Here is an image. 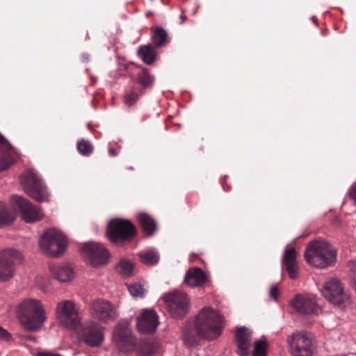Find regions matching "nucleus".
Masks as SVG:
<instances>
[{
  "label": "nucleus",
  "mask_w": 356,
  "mask_h": 356,
  "mask_svg": "<svg viewBox=\"0 0 356 356\" xmlns=\"http://www.w3.org/2000/svg\"><path fill=\"white\" fill-rule=\"evenodd\" d=\"M20 183L24 192L38 202L49 200V192L42 178L34 169H29L20 176Z\"/></svg>",
  "instance_id": "nucleus-5"
},
{
  "label": "nucleus",
  "mask_w": 356,
  "mask_h": 356,
  "mask_svg": "<svg viewBox=\"0 0 356 356\" xmlns=\"http://www.w3.org/2000/svg\"><path fill=\"white\" fill-rule=\"evenodd\" d=\"M207 280L206 274L199 268L189 269L184 277V282L191 287L202 286Z\"/></svg>",
  "instance_id": "nucleus-21"
},
{
  "label": "nucleus",
  "mask_w": 356,
  "mask_h": 356,
  "mask_svg": "<svg viewBox=\"0 0 356 356\" xmlns=\"http://www.w3.org/2000/svg\"><path fill=\"white\" fill-rule=\"evenodd\" d=\"M77 149L82 155L89 156L93 151V147L88 141L81 140L77 143Z\"/></svg>",
  "instance_id": "nucleus-32"
},
{
  "label": "nucleus",
  "mask_w": 356,
  "mask_h": 356,
  "mask_svg": "<svg viewBox=\"0 0 356 356\" xmlns=\"http://www.w3.org/2000/svg\"><path fill=\"white\" fill-rule=\"evenodd\" d=\"M278 294H279V291H278L277 286L275 285L272 286L270 289V296L273 300H277Z\"/></svg>",
  "instance_id": "nucleus-38"
},
{
  "label": "nucleus",
  "mask_w": 356,
  "mask_h": 356,
  "mask_svg": "<svg viewBox=\"0 0 356 356\" xmlns=\"http://www.w3.org/2000/svg\"><path fill=\"white\" fill-rule=\"evenodd\" d=\"M74 330L82 337L88 345L92 347L99 346L104 339L103 327L95 322L80 323L79 328Z\"/></svg>",
  "instance_id": "nucleus-12"
},
{
  "label": "nucleus",
  "mask_w": 356,
  "mask_h": 356,
  "mask_svg": "<svg viewBox=\"0 0 356 356\" xmlns=\"http://www.w3.org/2000/svg\"><path fill=\"white\" fill-rule=\"evenodd\" d=\"M349 196L356 204V182L353 184L348 192Z\"/></svg>",
  "instance_id": "nucleus-39"
},
{
  "label": "nucleus",
  "mask_w": 356,
  "mask_h": 356,
  "mask_svg": "<svg viewBox=\"0 0 356 356\" xmlns=\"http://www.w3.org/2000/svg\"><path fill=\"white\" fill-rule=\"evenodd\" d=\"M14 161V159L10 154V149H4L0 154V171L7 170Z\"/></svg>",
  "instance_id": "nucleus-30"
},
{
  "label": "nucleus",
  "mask_w": 356,
  "mask_h": 356,
  "mask_svg": "<svg viewBox=\"0 0 356 356\" xmlns=\"http://www.w3.org/2000/svg\"><path fill=\"white\" fill-rule=\"evenodd\" d=\"M138 54L147 65L153 63L155 60V51L151 44L140 47L138 51Z\"/></svg>",
  "instance_id": "nucleus-26"
},
{
  "label": "nucleus",
  "mask_w": 356,
  "mask_h": 356,
  "mask_svg": "<svg viewBox=\"0 0 356 356\" xmlns=\"http://www.w3.org/2000/svg\"><path fill=\"white\" fill-rule=\"evenodd\" d=\"M81 253L85 261L94 267L106 264L110 257L106 248L96 242L85 243L81 248Z\"/></svg>",
  "instance_id": "nucleus-10"
},
{
  "label": "nucleus",
  "mask_w": 356,
  "mask_h": 356,
  "mask_svg": "<svg viewBox=\"0 0 356 356\" xmlns=\"http://www.w3.org/2000/svg\"><path fill=\"white\" fill-rule=\"evenodd\" d=\"M235 335L238 348L237 353L241 356H250V350L252 346V332L243 326L236 329Z\"/></svg>",
  "instance_id": "nucleus-19"
},
{
  "label": "nucleus",
  "mask_w": 356,
  "mask_h": 356,
  "mask_svg": "<svg viewBox=\"0 0 356 356\" xmlns=\"http://www.w3.org/2000/svg\"><path fill=\"white\" fill-rule=\"evenodd\" d=\"M39 244L44 254L56 257L64 252L67 245V240L61 231L52 228L42 235Z\"/></svg>",
  "instance_id": "nucleus-6"
},
{
  "label": "nucleus",
  "mask_w": 356,
  "mask_h": 356,
  "mask_svg": "<svg viewBox=\"0 0 356 356\" xmlns=\"http://www.w3.org/2000/svg\"><path fill=\"white\" fill-rule=\"evenodd\" d=\"M22 254L13 249L0 252V281L11 279L15 273V266L22 261Z\"/></svg>",
  "instance_id": "nucleus-11"
},
{
  "label": "nucleus",
  "mask_w": 356,
  "mask_h": 356,
  "mask_svg": "<svg viewBox=\"0 0 356 356\" xmlns=\"http://www.w3.org/2000/svg\"><path fill=\"white\" fill-rule=\"evenodd\" d=\"M291 305L302 314H318L321 310L316 302V296L312 294L296 295L291 300Z\"/></svg>",
  "instance_id": "nucleus-16"
},
{
  "label": "nucleus",
  "mask_w": 356,
  "mask_h": 356,
  "mask_svg": "<svg viewBox=\"0 0 356 356\" xmlns=\"http://www.w3.org/2000/svg\"><path fill=\"white\" fill-rule=\"evenodd\" d=\"M293 356H313L312 339L304 333H294L288 338Z\"/></svg>",
  "instance_id": "nucleus-14"
},
{
  "label": "nucleus",
  "mask_w": 356,
  "mask_h": 356,
  "mask_svg": "<svg viewBox=\"0 0 356 356\" xmlns=\"http://www.w3.org/2000/svg\"><path fill=\"white\" fill-rule=\"evenodd\" d=\"M282 261V266L287 270L290 278H296L298 276V266L296 249L293 248L286 249Z\"/></svg>",
  "instance_id": "nucleus-20"
},
{
  "label": "nucleus",
  "mask_w": 356,
  "mask_h": 356,
  "mask_svg": "<svg viewBox=\"0 0 356 356\" xmlns=\"http://www.w3.org/2000/svg\"><path fill=\"white\" fill-rule=\"evenodd\" d=\"M0 339L10 341L12 339V336L7 330L0 327Z\"/></svg>",
  "instance_id": "nucleus-36"
},
{
  "label": "nucleus",
  "mask_w": 356,
  "mask_h": 356,
  "mask_svg": "<svg viewBox=\"0 0 356 356\" xmlns=\"http://www.w3.org/2000/svg\"><path fill=\"white\" fill-rule=\"evenodd\" d=\"M168 34L166 31L162 28H157L155 29L152 35V41L154 47H161L167 42Z\"/></svg>",
  "instance_id": "nucleus-29"
},
{
  "label": "nucleus",
  "mask_w": 356,
  "mask_h": 356,
  "mask_svg": "<svg viewBox=\"0 0 356 356\" xmlns=\"http://www.w3.org/2000/svg\"><path fill=\"white\" fill-rule=\"evenodd\" d=\"M26 339L29 340H32V341L35 340V337H32V336H28V337H26Z\"/></svg>",
  "instance_id": "nucleus-43"
},
{
  "label": "nucleus",
  "mask_w": 356,
  "mask_h": 356,
  "mask_svg": "<svg viewBox=\"0 0 356 356\" xmlns=\"http://www.w3.org/2000/svg\"><path fill=\"white\" fill-rule=\"evenodd\" d=\"M92 315L100 321L107 323L118 318L115 308L108 301L97 300L90 306Z\"/></svg>",
  "instance_id": "nucleus-17"
},
{
  "label": "nucleus",
  "mask_w": 356,
  "mask_h": 356,
  "mask_svg": "<svg viewBox=\"0 0 356 356\" xmlns=\"http://www.w3.org/2000/svg\"><path fill=\"white\" fill-rule=\"evenodd\" d=\"M138 99V95L134 90L127 94L124 97V103L127 106H131Z\"/></svg>",
  "instance_id": "nucleus-34"
},
{
  "label": "nucleus",
  "mask_w": 356,
  "mask_h": 356,
  "mask_svg": "<svg viewBox=\"0 0 356 356\" xmlns=\"http://www.w3.org/2000/svg\"><path fill=\"white\" fill-rule=\"evenodd\" d=\"M267 343L258 341L254 343L253 356H266Z\"/></svg>",
  "instance_id": "nucleus-33"
},
{
  "label": "nucleus",
  "mask_w": 356,
  "mask_h": 356,
  "mask_svg": "<svg viewBox=\"0 0 356 356\" xmlns=\"http://www.w3.org/2000/svg\"><path fill=\"white\" fill-rule=\"evenodd\" d=\"M138 256L142 263L152 266L159 262V255L154 249L145 250L140 252Z\"/></svg>",
  "instance_id": "nucleus-25"
},
{
  "label": "nucleus",
  "mask_w": 356,
  "mask_h": 356,
  "mask_svg": "<svg viewBox=\"0 0 356 356\" xmlns=\"http://www.w3.org/2000/svg\"><path fill=\"white\" fill-rule=\"evenodd\" d=\"M163 299L173 318H181L187 313L189 301L184 292L174 291L165 295Z\"/></svg>",
  "instance_id": "nucleus-13"
},
{
  "label": "nucleus",
  "mask_w": 356,
  "mask_h": 356,
  "mask_svg": "<svg viewBox=\"0 0 356 356\" xmlns=\"http://www.w3.org/2000/svg\"><path fill=\"white\" fill-rule=\"evenodd\" d=\"M135 234L136 228L129 220L115 219L111 220L108 225V237L116 245H121L124 241L131 240Z\"/></svg>",
  "instance_id": "nucleus-8"
},
{
  "label": "nucleus",
  "mask_w": 356,
  "mask_h": 356,
  "mask_svg": "<svg viewBox=\"0 0 356 356\" xmlns=\"http://www.w3.org/2000/svg\"><path fill=\"white\" fill-rule=\"evenodd\" d=\"M190 356H197L195 352H193L191 353Z\"/></svg>",
  "instance_id": "nucleus-45"
},
{
  "label": "nucleus",
  "mask_w": 356,
  "mask_h": 356,
  "mask_svg": "<svg viewBox=\"0 0 356 356\" xmlns=\"http://www.w3.org/2000/svg\"><path fill=\"white\" fill-rule=\"evenodd\" d=\"M108 152H109V154H110L111 156H116V155H117V152H116V150H115V149H113V148H109V149H108Z\"/></svg>",
  "instance_id": "nucleus-42"
},
{
  "label": "nucleus",
  "mask_w": 356,
  "mask_h": 356,
  "mask_svg": "<svg viewBox=\"0 0 356 356\" xmlns=\"http://www.w3.org/2000/svg\"><path fill=\"white\" fill-rule=\"evenodd\" d=\"M181 21L180 24H183L185 20L186 17L184 15H181Z\"/></svg>",
  "instance_id": "nucleus-44"
},
{
  "label": "nucleus",
  "mask_w": 356,
  "mask_h": 356,
  "mask_svg": "<svg viewBox=\"0 0 356 356\" xmlns=\"http://www.w3.org/2000/svg\"><path fill=\"white\" fill-rule=\"evenodd\" d=\"M223 323V317L217 310L205 307L196 316L194 325L201 337L212 340L220 335Z\"/></svg>",
  "instance_id": "nucleus-3"
},
{
  "label": "nucleus",
  "mask_w": 356,
  "mask_h": 356,
  "mask_svg": "<svg viewBox=\"0 0 356 356\" xmlns=\"http://www.w3.org/2000/svg\"><path fill=\"white\" fill-rule=\"evenodd\" d=\"M321 291L330 302L339 308L345 309L351 304L349 294L344 291L341 282L336 278L325 282Z\"/></svg>",
  "instance_id": "nucleus-7"
},
{
  "label": "nucleus",
  "mask_w": 356,
  "mask_h": 356,
  "mask_svg": "<svg viewBox=\"0 0 356 356\" xmlns=\"http://www.w3.org/2000/svg\"><path fill=\"white\" fill-rule=\"evenodd\" d=\"M127 288L131 296L136 298H143L146 293L145 289L140 282L128 284Z\"/></svg>",
  "instance_id": "nucleus-31"
},
{
  "label": "nucleus",
  "mask_w": 356,
  "mask_h": 356,
  "mask_svg": "<svg viewBox=\"0 0 356 356\" xmlns=\"http://www.w3.org/2000/svg\"><path fill=\"white\" fill-rule=\"evenodd\" d=\"M184 342L188 346H193L195 343V340L191 337L188 334H185L184 338Z\"/></svg>",
  "instance_id": "nucleus-40"
},
{
  "label": "nucleus",
  "mask_w": 356,
  "mask_h": 356,
  "mask_svg": "<svg viewBox=\"0 0 356 356\" xmlns=\"http://www.w3.org/2000/svg\"><path fill=\"white\" fill-rule=\"evenodd\" d=\"M0 147L4 149H10L8 141L0 134Z\"/></svg>",
  "instance_id": "nucleus-37"
},
{
  "label": "nucleus",
  "mask_w": 356,
  "mask_h": 356,
  "mask_svg": "<svg viewBox=\"0 0 356 356\" xmlns=\"http://www.w3.org/2000/svg\"><path fill=\"white\" fill-rule=\"evenodd\" d=\"M159 325V317L153 309H144L137 318L138 330L143 334L152 333L156 331Z\"/></svg>",
  "instance_id": "nucleus-18"
},
{
  "label": "nucleus",
  "mask_w": 356,
  "mask_h": 356,
  "mask_svg": "<svg viewBox=\"0 0 356 356\" xmlns=\"http://www.w3.org/2000/svg\"><path fill=\"white\" fill-rule=\"evenodd\" d=\"M138 219L145 234L150 236L157 229V225L154 218L149 215L141 213L138 215Z\"/></svg>",
  "instance_id": "nucleus-24"
},
{
  "label": "nucleus",
  "mask_w": 356,
  "mask_h": 356,
  "mask_svg": "<svg viewBox=\"0 0 356 356\" xmlns=\"http://www.w3.org/2000/svg\"><path fill=\"white\" fill-rule=\"evenodd\" d=\"M16 314L23 327L31 332L39 330L47 319L43 304L35 298L22 300L17 307Z\"/></svg>",
  "instance_id": "nucleus-2"
},
{
  "label": "nucleus",
  "mask_w": 356,
  "mask_h": 356,
  "mask_svg": "<svg viewBox=\"0 0 356 356\" xmlns=\"http://www.w3.org/2000/svg\"><path fill=\"white\" fill-rule=\"evenodd\" d=\"M116 270L122 276H131L134 270V264L131 260L121 259L116 266Z\"/></svg>",
  "instance_id": "nucleus-27"
},
{
  "label": "nucleus",
  "mask_w": 356,
  "mask_h": 356,
  "mask_svg": "<svg viewBox=\"0 0 356 356\" xmlns=\"http://www.w3.org/2000/svg\"><path fill=\"white\" fill-rule=\"evenodd\" d=\"M37 356H62L59 354H54L48 352H38Z\"/></svg>",
  "instance_id": "nucleus-41"
},
{
  "label": "nucleus",
  "mask_w": 356,
  "mask_h": 356,
  "mask_svg": "<svg viewBox=\"0 0 356 356\" xmlns=\"http://www.w3.org/2000/svg\"><path fill=\"white\" fill-rule=\"evenodd\" d=\"M12 201L18 208L22 218L26 222H33L40 220L43 214L40 209L33 205L30 201L19 195H13Z\"/></svg>",
  "instance_id": "nucleus-15"
},
{
  "label": "nucleus",
  "mask_w": 356,
  "mask_h": 356,
  "mask_svg": "<svg viewBox=\"0 0 356 356\" xmlns=\"http://www.w3.org/2000/svg\"><path fill=\"white\" fill-rule=\"evenodd\" d=\"M312 20H313L314 22H315V17H314V16H313V17H312Z\"/></svg>",
  "instance_id": "nucleus-46"
},
{
  "label": "nucleus",
  "mask_w": 356,
  "mask_h": 356,
  "mask_svg": "<svg viewBox=\"0 0 356 356\" xmlns=\"http://www.w3.org/2000/svg\"><path fill=\"white\" fill-rule=\"evenodd\" d=\"M336 250L325 241H312L305 251L307 262L316 268H325L332 265L336 261Z\"/></svg>",
  "instance_id": "nucleus-4"
},
{
  "label": "nucleus",
  "mask_w": 356,
  "mask_h": 356,
  "mask_svg": "<svg viewBox=\"0 0 356 356\" xmlns=\"http://www.w3.org/2000/svg\"><path fill=\"white\" fill-rule=\"evenodd\" d=\"M154 78L152 76L147 69H143L137 74V82L143 86V88H151L153 86Z\"/></svg>",
  "instance_id": "nucleus-28"
},
{
  "label": "nucleus",
  "mask_w": 356,
  "mask_h": 356,
  "mask_svg": "<svg viewBox=\"0 0 356 356\" xmlns=\"http://www.w3.org/2000/svg\"><path fill=\"white\" fill-rule=\"evenodd\" d=\"M16 218V212L6 203L0 202V227L12 224Z\"/></svg>",
  "instance_id": "nucleus-23"
},
{
  "label": "nucleus",
  "mask_w": 356,
  "mask_h": 356,
  "mask_svg": "<svg viewBox=\"0 0 356 356\" xmlns=\"http://www.w3.org/2000/svg\"><path fill=\"white\" fill-rule=\"evenodd\" d=\"M348 266L352 277L353 286L356 292V259L351 260L348 264Z\"/></svg>",
  "instance_id": "nucleus-35"
},
{
  "label": "nucleus",
  "mask_w": 356,
  "mask_h": 356,
  "mask_svg": "<svg viewBox=\"0 0 356 356\" xmlns=\"http://www.w3.org/2000/svg\"><path fill=\"white\" fill-rule=\"evenodd\" d=\"M113 338L119 350L123 353L135 350L139 355L150 356L157 350L156 343L152 340L143 339L137 342L127 321L122 320L118 323Z\"/></svg>",
  "instance_id": "nucleus-1"
},
{
  "label": "nucleus",
  "mask_w": 356,
  "mask_h": 356,
  "mask_svg": "<svg viewBox=\"0 0 356 356\" xmlns=\"http://www.w3.org/2000/svg\"><path fill=\"white\" fill-rule=\"evenodd\" d=\"M57 318L65 327L77 330L81 323L79 308L72 300H63L56 307Z\"/></svg>",
  "instance_id": "nucleus-9"
},
{
  "label": "nucleus",
  "mask_w": 356,
  "mask_h": 356,
  "mask_svg": "<svg viewBox=\"0 0 356 356\" xmlns=\"http://www.w3.org/2000/svg\"><path fill=\"white\" fill-rule=\"evenodd\" d=\"M49 270L52 276L60 282H67L72 280L74 272L72 269L64 265H51Z\"/></svg>",
  "instance_id": "nucleus-22"
}]
</instances>
